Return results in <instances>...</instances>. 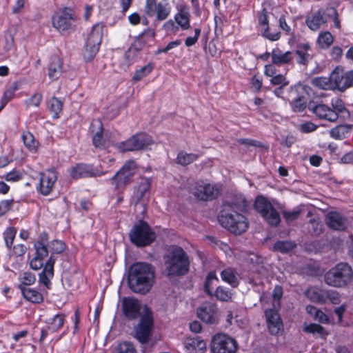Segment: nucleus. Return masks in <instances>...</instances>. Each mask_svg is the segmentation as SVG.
<instances>
[{"instance_id": "f257e3e1", "label": "nucleus", "mask_w": 353, "mask_h": 353, "mask_svg": "<svg viewBox=\"0 0 353 353\" xmlns=\"http://www.w3.org/2000/svg\"><path fill=\"white\" fill-rule=\"evenodd\" d=\"M154 279L155 270L150 263L136 262L129 268L127 282L134 293L146 294L152 289Z\"/></svg>"}, {"instance_id": "f03ea898", "label": "nucleus", "mask_w": 353, "mask_h": 353, "mask_svg": "<svg viewBox=\"0 0 353 353\" xmlns=\"http://www.w3.org/2000/svg\"><path fill=\"white\" fill-rule=\"evenodd\" d=\"M48 248L50 256L46 263L44 262L43 270L39 274V282L43 285L47 290H50L52 288L51 279L54 277V266L57 260L54 254L63 253L67 245L61 240L54 239L49 242Z\"/></svg>"}, {"instance_id": "7ed1b4c3", "label": "nucleus", "mask_w": 353, "mask_h": 353, "mask_svg": "<svg viewBox=\"0 0 353 353\" xmlns=\"http://www.w3.org/2000/svg\"><path fill=\"white\" fill-rule=\"evenodd\" d=\"M166 271L170 276L185 275L190 270V259L180 246L172 248L165 261Z\"/></svg>"}, {"instance_id": "20e7f679", "label": "nucleus", "mask_w": 353, "mask_h": 353, "mask_svg": "<svg viewBox=\"0 0 353 353\" xmlns=\"http://www.w3.org/2000/svg\"><path fill=\"white\" fill-rule=\"evenodd\" d=\"M89 130L92 134V143L95 149L108 152L109 148L113 147L117 150L119 142L114 141L112 132L104 130L103 124L100 119L93 120Z\"/></svg>"}, {"instance_id": "39448f33", "label": "nucleus", "mask_w": 353, "mask_h": 353, "mask_svg": "<svg viewBox=\"0 0 353 353\" xmlns=\"http://www.w3.org/2000/svg\"><path fill=\"white\" fill-rule=\"evenodd\" d=\"M324 279L328 285L335 288L345 287L353 279L352 268L347 263H339L325 274Z\"/></svg>"}, {"instance_id": "423d86ee", "label": "nucleus", "mask_w": 353, "mask_h": 353, "mask_svg": "<svg viewBox=\"0 0 353 353\" xmlns=\"http://www.w3.org/2000/svg\"><path fill=\"white\" fill-rule=\"evenodd\" d=\"M77 19L74 9L65 6L52 14L51 22L54 29L61 34H65L75 30V23Z\"/></svg>"}, {"instance_id": "0eeeda50", "label": "nucleus", "mask_w": 353, "mask_h": 353, "mask_svg": "<svg viewBox=\"0 0 353 353\" xmlns=\"http://www.w3.org/2000/svg\"><path fill=\"white\" fill-rule=\"evenodd\" d=\"M250 209L249 202L243 196L236 197L232 203L223 202L221 210L217 216V221H240L244 216L237 210L243 212H248Z\"/></svg>"}, {"instance_id": "6e6552de", "label": "nucleus", "mask_w": 353, "mask_h": 353, "mask_svg": "<svg viewBox=\"0 0 353 353\" xmlns=\"http://www.w3.org/2000/svg\"><path fill=\"white\" fill-rule=\"evenodd\" d=\"M137 165L134 160L129 159L123 165L110 179V184L115 190L122 192L126 186L130 184L136 172Z\"/></svg>"}, {"instance_id": "1a4fd4ad", "label": "nucleus", "mask_w": 353, "mask_h": 353, "mask_svg": "<svg viewBox=\"0 0 353 353\" xmlns=\"http://www.w3.org/2000/svg\"><path fill=\"white\" fill-rule=\"evenodd\" d=\"M154 143L152 137L145 132H139L132 135L129 139L119 142L117 150L119 153L137 152L145 150Z\"/></svg>"}, {"instance_id": "9d476101", "label": "nucleus", "mask_w": 353, "mask_h": 353, "mask_svg": "<svg viewBox=\"0 0 353 353\" xmlns=\"http://www.w3.org/2000/svg\"><path fill=\"white\" fill-rule=\"evenodd\" d=\"M314 93L312 88L304 83H298L290 87L289 96L292 98L290 107L294 112H303L307 108V97Z\"/></svg>"}, {"instance_id": "9b49d317", "label": "nucleus", "mask_w": 353, "mask_h": 353, "mask_svg": "<svg viewBox=\"0 0 353 353\" xmlns=\"http://www.w3.org/2000/svg\"><path fill=\"white\" fill-rule=\"evenodd\" d=\"M103 28L102 23L93 25L84 46L83 58L85 61H92L98 53L103 39Z\"/></svg>"}, {"instance_id": "f8f14e48", "label": "nucleus", "mask_w": 353, "mask_h": 353, "mask_svg": "<svg viewBox=\"0 0 353 353\" xmlns=\"http://www.w3.org/2000/svg\"><path fill=\"white\" fill-rule=\"evenodd\" d=\"M139 223L132 228L129 236L134 245L139 248H143L155 241L156 234L148 222Z\"/></svg>"}, {"instance_id": "ddd939ff", "label": "nucleus", "mask_w": 353, "mask_h": 353, "mask_svg": "<svg viewBox=\"0 0 353 353\" xmlns=\"http://www.w3.org/2000/svg\"><path fill=\"white\" fill-rule=\"evenodd\" d=\"M172 6L168 0H145L143 8L144 14L154 18L157 21L166 20L170 15Z\"/></svg>"}, {"instance_id": "4468645a", "label": "nucleus", "mask_w": 353, "mask_h": 353, "mask_svg": "<svg viewBox=\"0 0 353 353\" xmlns=\"http://www.w3.org/2000/svg\"><path fill=\"white\" fill-rule=\"evenodd\" d=\"M150 188L151 180L148 178L141 179L139 185L134 188L132 197L135 201L134 210L135 221H144L145 218L147 207L140 201L145 196V194L150 191Z\"/></svg>"}, {"instance_id": "2eb2a0df", "label": "nucleus", "mask_w": 353, "mask_h": 353, "mask_svg": "<svg viewBox=\"0 0 353 353\" xmlns=\"http://www.w3.org/2000/svg\"><path fill=\"white\" fill-rule=\"evenodd\" d=\"M49 236L46 232H41L37 240L34 243L35 250L34 256L30 261V267L34 270H39L42 268L45 259L49 254L48 245L49 243Z\"/></svg>"}, {"instance_id": "dca6fc26", "label": "nucleus", "mask_w": 353, "mask_h": 353, "mask_svg": "<svg viewBox=\"0 0 353 353\" xmlns=\"http://www.w3.org/2000/svg\"><path fill=\"white\" fill-rule=\"evenodd\" d=\"M221 191V185H220L198 181L195 182L192 193L199 201H212L219 196Z\"/></svg>"}, {"instance_id": "f3484780", "label": "nucleus", "mask_w": 353, "mask_h": 353, "mask_svg": "<svg viewBox=\"0 0 353 353\" xmlns=\"http://www.w3.org/2000/svg\"><path fill=\"white\" fill-rule=\"evenodd\" d=\"M239 345L235 339L224 333L214 334L210 343L212 353H236Z\"/></svg>"}, {"instance_id": "a211bd4d", "label": "nucleus", "mask_w": 353, "mask_h": 353, "mask_svg": "<svg viewBox=\"0 0 353 353\" xmlns=\"http://www.w3.org/2000/svg\"><path fill=\"white\" fill-rule=\"evenodd\" d=\"M253 208L265 221H281L280 213L263 195L260 194L255 197Z\"/></svg>"}, {"instance_id": "6ab92c4d", "label": "nucleus", "mask_w": 353, "mask_h": 353, "mask_svg": "<svg viewBox=\"0 0 353 353\" xmlns=\"http://www.w3.org/2000/svg\"><path fill=\"white\" fill-rule=\"evenodd\" d=\"M333 89L344 92L353 87V70H345L341 65H337L331 72Z\"/></svg>"}, {"instance_id": "aec40b11", "label": "nucleus", "mask_w": 353, "mask_h": 353, "mask_svg": "<svg viewBox=\"0 0 353 353\" xmlns=\"http://www.w3.org/2000/svg\"><path fill=\"white\" fill-rule=\"evenodd\" d=\"M154 325L153 314L150 310L146 309L145 313L141 317L139 323L134 327L135 338L141 343H146L150 339Z\"/></svg>"}, {"instance_id": "412c9836", "label": "nucleus", "mask_w": 353, "mask_h": 353, "mask_svg": "<svg viewBox=\"0 0 353 353\" xmlns=\"http://www.w3.org/2000/svg\"><path fill=\"white\" fill-rule=\"evenodd\" d=\"M141 302L134 296H125L121 300V311L124 319L128 321L141 319Z\"/></svg>"}, {"instance_id": "4be33fe9", "label": "nucleus", "mask_w": 353, "mask_h": 353, "mask_svg": "<svg viewBox=\"0 0 353 353\" xmlns=\"http://www.w3.org/2000/svg\"><path fill=\"white\" fill-rule=\"evenodd\" d=\"M68 172L70 177L74 180L81 178L101 176L106 173V172H100L94 168L92 164L85 163H76L75 165L69 169Z\"/></svg>"}, {"instance_id": "5701e85b", "label": "nucleus", "mask_w": 353, "mask_h": 353, "mask_svg": "<svg viewBox=\"0 0 353 353\" xmlns=\"http://www.w3.org/2000/svg\"><path fill=\"white\" fill-rule=\"evenodd\" d=\"M219 309L215 303L204 302L199 308L196 314L199 319L207 324H216L219 321Z\"/></svg>"}, {"instance_id": "b1692460", "label": "nucleus", "mask_w": 353, "mask_h": 353, "mask_svg": "<svg viewBox=\"0 0 353 353\" xmlns=\"http://www.w3.org/2000/svg\"><path fill=\"white\" fill-rule=\"evenodd\" d=\"M57 179L58 173L54 168L48 169L46 172L41 173L37 191L43 196L49 195Z\"/></svg>"}, {"instance_id": "393cba45", "label": "nucleus", "mask_w": 353, "mask_h": 353, "mask_svg": "<svg viewBox=\"0 0 353 353\" xmlns=\"http://www.w3.org/2000/svg\"><path fill=\"white\" fill-rule=\"evenodd\" d=\"M307 108L310 111L321 120H326L330 122L337 121L336 114L333 111H331V108L327 105L310 101Z\"/></svg>"}, {"instance_id": "a878e982", "label": "nucleus", "mask_w": 353, "mask_h": 353, "mask_svg": "<svg viewBox=\"0 0 353 353\" xmlns=\"http://www.w3.org/2000/svg\"><path fill=\"white\" fill-rule=\"evenodd\" d=\"M268 330L270 334L278 335L283 330V323L279 312L272 308L264 312Z\"/></svg>"}, {"instance_id": "bb28decb", "label": "nucleus", "mask_w": 353, "mask_h": 353, "mask_svg": "<svg viewBox=\"0 0 353 353\" xmlns=\"http://www.w3.org/2000/svg\"><path fill=\"white\" fill-rule=\"evenodd\" d=\"M258 23L261 27V36L263 38L270 41H276L281 39V32H270V31L268 11L265 8L261 10V13L258 16Z\"/></svg>"}, {"instance_id": "cd10ccee", "label": "nucleus", "mask_w": 353, "mask_h": 353, "mask_svg": "<svg viewBox=\"0 0 353 353\" xmlns=\"http://www.w3.org/2000/svg\"><path fill=\"white\" fill-rule=\"evenodd\" d=\"M329 17L325 10L319 8L305 17V24L310 30L316 32L327 23Z\"/></svg>"}, {"instance_id": "c85d7f7f", "label": "nucleus", "mask_w": 353, "mask_h": 353, "mask_svg": "<svg viewBox=\"0 0 353 353\" xmlns=\"http://www.w3.org/2000/svg\"><path fill=\"white\" fill-rule=\"evenodd\" d=\"M285 221H296L310 218L312 215V210L310 207L301 204L292 210H284L281 211Z\"/></svg>"}, {"instance_id": "c756f323", "label": "nucleus", "mask_w": 353, "mask_h": 353, "mask_svg": "<svg viewBox=\"0 0 353 353\" xmlns=\"http://www.w3.org/2000/svg\"><path fill=\"white\" fill-rule=\"evenodd\" d=\"M176 23L182 30L190 28L191 14L190 7L186 4H179L176 6V12L174 15Z\"/></svg>"}, {"instance_id": "7c9ffc66", "label": "nucleus", "mask_w": 353, "mask_h": 353, "mask_svg": "<svg viewBox=\"0 0 353 353\" xmlns=\"http://www.w3.org/2000/svg\"><path fill=\"white\" fill-rule=\"evenodd\" d=\"M272 63L277 66L292 64L294 53L292 51L283 52L280 48H273L271 52Z\"/></svg>"}, {"instance_id": "2f4dec72", "label": "nucleus", "mask_w": 353, "mask_h": 353, "mask_svg": "<svg viewBox=\"0 0 353 353\" xmlns=\"http://www.w3.org/2000/svg\"><path fill=\"white\" fill-rule=\"evenodd\" d=\"M183 344L187 353H205L206 351V343L200 336L186 338Z\"/></svg>"}, {"instance_id": "473e14b6", "label": "nucleus", "mask_w": 353, "mask_h": 353, "mask_svg": "<svg viewBox=\"0 0 353 353\" xmlns=\"http://www.w3.org/2000/svg\"><path fill=\"white\" fill-rule=\"evenodd\" d=\"M312 49L310 43H301L297 44L294 54L296 55V61L297 64L307 66L312 57L309 54V51Z\"/></svg>"}, {"instance_id": "72a5a7b5", "label": "nucleus", "mask_w": 353, "mask_h": 353, "mask_svg": "<svg viewBox=\"0 0 353 353\" xmlns=\"http://www.w3.org/2000/svg\"><path fill=\"white\" fill-rule=\"evenodd\" d=\"M63 72V62L57 55L50 57L48 65V75L51 81L57 80Z\"/></svg>"}, {"instance_id": "f704fd0d", "label": "nucleus", "mask_w": 353, "mask_h": 353, "mask_svg": "<svg viewBox=\"0 0 353 353\" xmlns=\"http://www.w3.org/2000/svg\"><path fill=\"white\" fill-rule=\"evenodd\" d=\"M63 103L64 101L63 99L54 96L51 97L46 101V108L51 114L53 120H57L61 117L63 114Z\"/></svg>"}, {"instance_id": "c9c22d12", "label": "nucleus", "mask_w": 353, "mask_h": 353, "mask_svg": "<svg viewBox=\"0 0 353 353\" xmlns=\"http://www.w3.org/2000/svg\"><path fill=\"white\" fill-rule=\"evenodd\" d=\"M220 276L223 282L229 284L232 288H237L239 285L237 272L233 268H224L221 272Z\"/></svg>"}, {"instance_id": "e433bc0d", "label": "nucleus", "mask_w": 353, "mask_h": 353, "mask_svg": "<svg viewBox=\"0 0 353 353\" xmlns=\"http://www.w3.org/2000/svg\"><path fill=\"white\" fill-rule=\"evenodd\" d=\"M220 225L234 235H241L249 228V222H219Z\"/></svg>"}, {"instance_id": "4c0bfd02", "label": "nucleus", "mask_w": 353, "mask_h": 353, "mask_svg": "<svg viewBox=\"0 0 353 353\" xmlns=\"http://www.w3.org/2000/svg\"><path fill=\"white\" fill-rule=\"evenodd\" d=\"M352 130V125L340 124L330 130V137L336 140H342L347 138Z\"/></svg>"}, {"instance_id": "58836bf2", "label": "nucleus", "mask_w": 353, "mask_h": 353, "mask_svg": "<svg viewBox=\"0 0 353 353\" xmlns=\"http://www.w3.org/2000/svg\"><path fill=\"white\" fill-rule=\"evenodd\" d=\"M326 290L319 287H311L305 292L307 297L312 301L318 303H325Z\"/></svg>"}, {"instance_id": "ea45409f", "label": "nucleus", "mask_w": 353, "mask_h": 353, "mask_svg": "<svg viewBox=\"0 0 353 353\" xmlns=\"http://www.w3.org/2000/svg\"><path fill=\"white\" fill-rule=\"evenodd\" d=\"M21 292L24 299L29 302L37 304L43 302V294L34 288H21Z\"/></svg>"}, {"instance_id": "a19ab883", "label": "nucleus", "mask_w": 353, "mask_h": 353, "mask_svg": "<svg viewBox=\"0 0 353 353\" xmlns=\"http://www.w3.org/2000/svg\"><path fill=\"white\" fill-rule=\"evenodd\" d=\"M65 316L63 314H57L52 318L46 321V326L50 333H55L60 330L65 323Z\"/></svg>"}, {"instance_id": "79ce46f5", "label": "nucleus", "mask_w": 353, "mask_h": 353, "mask_svg": "<svg viewBox=\"0 0 353 353\" xmlns=\"http://www.w3.org/2000/svg\"><path fill=\"white\" fill-rule=\"evenodd\" d=\"M21 139L26 148L30 152H37L39 142L34 138L32 132L29 131L23 132L21 134Z\"/></svg>"}, {"instance_id": "37998d69", "label": "nucleus", "mask_w": 353, "mask_h": 353, "mask_svg": "<svg viewBox=\"0 0 353 353\" xmlns=\"http://www.w3.org/2000/svg\"><path fill=\"white\" fill-rule=\"evenodd\" d=\"M331 111H333L337 116V119L341 117L343 119H349L350 113L345 108L343 101L341 99H336L332 101Z\"/></svg>"}, {"instance_id": "c03bdc74", "label": "nucleus", "mask_w": 353, "mask_h": 353, "mask_svg": "<svg viewBox=\"0 0 353 353\" xmlns=\"http://www.w3.org/2000/svg\"><path fill=\"white\" fill-rule=\"evenodd\" d=\"M199 158V155L194 153H187L181 150L177 154L175 162L183 166L188 165L196 161Z\"/></svg>"}, {"instance_id": "a18cd8bd", "label": "nucleus", "mask_w": 353, "mask_h": 353, "mask_svg": "<svg viewBox=\"0 0 353 353\" xmlns=\"http://www.w3.org/2000/svg\"><path fill=\"white\" fill-rule=\"evenodd\" d=\"M20 85V82L14 81L6 89L0 100L3 106H6L14 97L15 92L19 89Z\"/></svg>"}, {"instance_id": "49530a36", "label": "nucleus", "mask_w": 353, "mask_h": 353, "mask_svg": "<svg viewBox=\"0 0 353 353\" xmlns=\"http://www.w3.org/2000/svg\"><path fill=\"white\" fill-rule=\"evenodd\" d=\"M296 247V243L292 241H277L273 245L272 250L281 254H287Z\"/></svg>"}, {"instance_id": "de8ad7c7", "label": "nucleus", "mask_w": 353, "mask_h": 353, "mask_svg": "<svg viewBox=\"0 0 353 353\" xmlns=\"http://www.w3.org/2000/svg\"><path fill=\"white\" fill-rule=\"evenodd\" d=\"M306 312L313 316L314 319L321 323H329V318L322 310L314 305H307Z\"/></svg>"}, {"instance_id": "09e8293b", "label": "nucleus", "mask_w": 353, "mask_h": 353, "mask_svg": "<svg viewBox=\"0 0 353 353\" xmlns=\"http://www.w3.org/2000/svg\"><path fill=\"white\" fill-rule=\"evenodd\" d=\"M213 296L219 301L229 302L232 299L233 293L230 289L223 285H219L216 288Z\"/></svg>"}, {"instance_id": "8fccbe9b", "label": "nucleus", "mask_w": 353, "mask_h": 353, "mask_svg": "<svg viewBox=\"0 0 353 353\" xmlns=\"http://www.w3.org/2000/svg\"><path fill=\"white\" fill-rule=\"evenodd\" d=\"M334 42V37L329 31L319 33L317 38V43L323 50L328 49Z\"/></svg>"}, {"instance_id": "3c124183", "label": "nucleus", "mask_w": 353, "mask_h": 353, "mask_svg": "<svg viewBox=\"0 0 353 353\" xmlns=\"http://www.w3.org/2000/svg\"><path fill=\"white\" fill-rule=\"evenodd\" d=\"M154 63H148L147 65L143 66L139 70H137L134 72V76L132 78V81L134 82H137L141 81L144 77L149 75L152 70H154Z\"/></svg>"}, {"instance_id": "603ef678", "label": "nucleus", "mask_w": 353, "mask_h": 353, "mask_svg": "<svg viewBox=\"0 0 353 353\" xmlns=\"http://www.w3.org/2000/svg\"><path fill=\"white\" fill-rule=\"evenodd\" d=\"M304 332L310 334H317L321 338H325L328 335V332L326 330L319 324L310 323L305 325L303 329Z\"/></svg>"}, {"instance_id": "864d4df0", "label": "nucleus", "mask_w": 353, "mask_h": 353, "mask_svg": "<svg viewBox=\"0 0 353 353\" xmlns=\"http://www.w3.org/2000/svg\"><path fill=\"white\" fill-rule=\"evenodd\" d=\"M312 83L323 90H331L333 89L334 84L331 80V74L329 77H318L312 79Z\"/></svg>"}, {"instance_id": "5fc2aeb1", "label": "nucleus", "mask_w": 353, "mask_h": 353, "mask_svg": "<svg viewBox=\"0 0 353 353\" xmlns=\"http://www.w3.org/2000/svg\"><path fill=\"white\" fill-rule=\"evenodd\" d=\"M20 284L18 288L21 290V288H27L26 286L33 285L36 282V276L31 272H24L19 276Z\"/></svg>"}, {"instance_id": "6e6d98bb", "label": "nucleus", "mask_w": 353, "mask_h": 353, "mask_svg": "<svg viewBox=\"0 0 353 353\" xmlns=\"http://www.w3.org/2000/svg\"><path fill=\"white\" fill-rule=\"evenodd\" d=\"M112 353H137V351L132 343L124 341L119 343Z\"/></svg>"}, {"instance_id": "4d7b16f0", "label": "nucleus", "mask_w": 353, "mask_h": 353, "mask_svg": "<svg viewBox=\"0 0 353 353\" xmlns=\"http://www.w3.org/2000/svg\"><path fill=\"white\" fill-rule=\"evenodd\" d=\"M16 234L17 230L14 228H7L3 233L5 243L9 250L12 248Z\"/></svg>"}, {"instance_id": "13d9d810", "label": "nucleus", "mask_w": 353, "mask_h": 353, "mask_svg": "<svg viewBox=\"0 0 353 353\" xmlns=\"http://www.w3.org/2000/svg\"><path fill=\"white\" fill-rule=\"evenodd\" d=\"M251 89L256 93H259L263 85V78L259 74L252 77L250 81Z\"/></svg>"}, {"instance_id": "bf43d9fd", "label": "nucleus", "mask_w": 353, "mask_h": 353, "mask_svg": "<svg viewBox=\"0 0 353 353\" xmlns=\"http://www.w3.org/2000/svg\"><path fill=\"white\" fill-rule=\"evenodd\" d=\"M43 100V94L41 92H35L30 98L25 101V103L28 107L33 106L38 108L41 105Z\"/></svg>"}, {"instance_id": "052dcab7", "label": "nucleus", "mask_w": 353, "mask_h": 353, "mask_svg": "<svg viewBox=\"0 0 353 353\" xmlns=\"http://www.w3.org/2000/svg\"><path fill=\"white\" fill-rule=\"evenodd\" d=\"M23 178V172L19 170L13 169L10 172H8L4 179L7 181L17 182L21 180Z\"/></svg>"}, {"instance_id": "680f3d73", "label": "nucleus", "mask_w": 353, "mask_h": 353, "mask_svg": "<svg viewBox=\"0 0 353 353\" xmlns=\"http://www.w3.org/2000/svg\"><path fill=\"white\" fill-rule=\"evenodd\" d=\"M270 83L274 86L285 87L289 84V81L287 79L285 75L278 74L271 77Z\"/></svg>"}, {"instance_id": "e2e57ef3", "label": "nucleus", "mask_w": 353, "mask_h": 353, "mask_svg": "<svg viewBox=\"0 0 353 353\" xmlns=\"http://www.w3.org/2000/svg\"><path fill=\"white\" fill-rule=\"evenodd\" d=\"M162 28L167 33H170V34H176L180 29V28L179 27L177 23H176V21L174 19V20L169 19V20L166 21L163 23Z\"/></svg>"}, {"instance_id": "0e129e2a", "label": "nucleus", "mask_w": 353, "mask_h": 353, "mask_svg": "<svg viewBox=\"0 0 353 353\" xmlns=\"http://www.w3.org/2000/svg\"><path fill=\"white\" fill-rule=\"evenodd\" d=\"M201 30L200 28H195L194 29V35L193 37H188L185 39V45L186 47H191L195 45L201 35Z\"/></svg>"}, {"instance_id": "69168bd1", "label": "nucleus", "mask_w": 353, "mask_h": 353, "mask_svg": "<svg viewBox=\"0 0 353 353\" xmlns=\"http://www.w3.org/2000/svg\"><path fill=\"white\" fill-rule=\"evenodd\" d=\"M327 301L334 305L339 304L341 302L339 294L335 290H327L325 294V303Z\"/></svg>"}, {"instance_id": "338daca9", "label": "nucleus", "mask_w": 353, "mask_h": 353, "mask_svg": "<svg viewBox=\"0 0 353 353\" xmlns=\"http://www.w3.org/2000/svg\"><path fill=\"white\" fill-rule=\"evenodd\" d=\"M14 204L13 199H4L0 201V216L6 214L9 212Z\"/></svg>"}, {"instance_id": "774afa93", "label": "nucleus", "mask_w": 353, "mask_h": 353, "mask_svg": "<svg viewBox=\"0 0 353 353\" xmlns=\"http://www.w3.org/2000/svg\"><path fill=\"white\" fill-rule=\"evenodd\" d=\"M279 26L285 32L286 35L291 33L292 28L288 24L285 14H281L279 19Z\"/></svg>"}]
</instances>
